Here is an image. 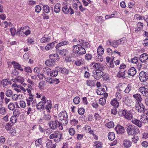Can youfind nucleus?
Returning a JSON list of instances; mask_svg holds the SVG:
<instances>
[{
    "mask_svg": "<svg viewBox=\"0 0 148 148\" xmlns=\"http://www.w3.org/2000/svg\"><path fill=\"white\" fill-rule=\"evenodd\" d=\"M86 53L85 49L80 45H74L73 47L71 56L73 58L79 57L81 55Z\"/></svg>",
    "mask_w": 148,
    "mask_h": 148,
    "instance_id": "f257e3e1",
    "label": "nucleus"
},
{
    "mask_svg": "<svg viewBox=\"0 0 148 148\" xmlns=\"http://www.w3.org/2000/svg\"><path fill=\"white\" fill-rule=\"evenodd\" d=\"M126 127L127 133L129 135H135L140 132L138 128L134 125L128 124Z\"/></svg>",
    "mask_w": 148,
    "mask_h": 148,
    "instance_id": "f03ea898",
    "label": "nucleus"
},
{
    "mask_svg": "<svg viewBox=\"0 0 148 148\" xmlns=\"http://www.w3.org/2000/svg\"><path fill=\"white\" fill-rule=\"evenodd\" d=\"M60 120H61L63 125H66L68 121V115L66 112L63 111L60 112L58 115Z\"/></svg>",
    "mask_w": 148,
    "mask_h": 148,
    "instance_id": "7ed1b4c3",
    "label": "nucleus"
},
{
    "mask_svg": "<svg viewBox=\"0 0 148 148\" xmlns=\"http://www.w3.org/2000/svg\"><path fill=\"white\" fill-rule=\"evenodd\" d=\"M41 101H42L40 102H42V104H43L44 105L45 103H47L45 107V109L47 112H50V110L51 109L52 105L51 100H47L46 101V97L45 96H43L41 99Z\"/></svg>",
    "mask_w": 148,
    "mask_h": 148,
    "instance_id": "20e7f679",
    "label": "nucleus"
},
{
    "mask_svg": "<svg viewBox=\"0 0 148 148\" xmlns=\"http://www.w3.org/2000/svg\"><path fill=\"white\" fill-rule=\"evenodd\" d=\"M62 10L63 12L65 14L70 15L73 14L74 11L70 5H65L62 8Z\"/></svg>",
    "mask_w": 148,
    "mask_h": 148,
    "instance_id": "39448f33",
    "label": "nucleus"
},
{
    "mask_svg": "<svg viewBox=\"0 0 148 148\" xmlns=\"http://www.w3.org/2000/svg\"><path fill=\"white\" fill-rule=\"evenodd\" d=\"M139 90L144 96L148 97L145 99V102L146 105L148 106V89L145 88V87H142L139 88Z\"/></svg>",
    "mask_w": 148,
    "mask_h": 148,
    "instance_id": "423d86ee",
    "label": "nucleus"
},
{
    "mask_svg": "<svg viewBox=\"0 0 148 148\" xmlns=\"http://www.w3.org/2000/svg\"><path fill=\"white\" fill-rule=\"evenodd\" d=\"M135 107L137 110L140 113H144L146 110L144 105L140 102H138V103L136 104Z\"/></svg>",
    "mask_w": 148,
    "mask_h": 148,
    "instance_id": "0eeeda50",
    "label": "nucleus"
},
{
    "mask_svg": "<svg viewBox=\"0 0 148 148\" xmlns=\"http://www.w3.org/2000/svg\"><path fill=\"white\" fill-rule=\"evenodd\" d=\"M122 113L124 116L128 120H130L133 118L132 114L130 111L124 110L122 111Z\"/></svg>",
    "mask_w": 148,
    "mask_h": 148,
    "instance_id": "6e6552de",
    "label": "nucleus"
},
{
    "mask_svg": "<svg viewBox=\"0 0 148 148\" xmlns=\"http://www.w3.org/2000/svg\"><path fill=\"white\" fill-rule=\"evenodd\" d=\"M59 124V122L57 120H56L55 121H51L49 123V127L53 130L56 129Z\"/></svg>",
    "mask_w": 148,
    "mask_h": 148,
    "instance_id": "1a4fd4ad",
    "label": "nucleus"
},
{
    "mask_svg": "<svg viewBox=\"0 0 148 148\" xmlns=\"http://www.w3.org/2000/svg\"><path fill=\"white\" fill-rule=\"evenodd\" d=\"M95 75L92 76L94 77L95 79H98L102 77H103V72L101 71H93L92 72Z\"/></svg>",
    "mask_w": 148,
    "mask_h": 148,
    "instance_id": "9d476101",
    "label": "nucleus"
},
{
    "mask_svg": "<svg viewBox=\"0 0 148 148\" xmlns=\"http://www.w3.org/2000/svg\"><path fill=\"white\" fill-rule=\"evenodd\" d=\"M147 75V73L144 71L141 72L139 75L140 80L142 82L146 81L148 79Z\"/></svg>",
    "mask_w": 148,
    "mask_h": 148,
    "instance_id": "9b49d317",
    "label": "nucleus"
},
{
    "mask_svg": "<svg viewBox=\"0 0 148 148\" xmlns=\"http://www.w3.org/2000/svg\"><path fill=\"white\" fill-rule=\"evenodd\" d=\"M91 65L95 69L98 70V71H102L104 70L105 68L102 64L99 63H92Z\"/></svg>",
    "mask_w": 148,
    "mask_h": 148,
    "instance_id": "f8f14e48",
    "label": "nucleus"
},
{
    "mask_svg": "<svg viewBox=\"0 0 148 148\" xmlns=\"http://www.w3.org/2000/svg\"><path fill=\"white\" fill-rule=\"evenodd\" d=\"M148 59V55L146 53H143L140 55L139 60L142 63H145Z\"/></svg>",
    "mask_w": 148,
    "mask_h": 148,
    "instance_id": "ddd939ff",
    "label": "nucleus"
},
{
    "mask_svg": "<svg viewBox=\"0 0 148 148\" xmlns=\"http://www.w3.org/2000/svg\"><path fill=\"white\" fill-rule=\"evenodd\" d=\"M115 130L118 134H123L125 132L124 127L121 125H118L115 128Z\"/></svg>",
    "mask_w": 148,
    "mask_h": 148,
    "instance_id": "4468645a",
    "label": "nucleus"
},
{
    "mask_svg": "<svg viewBox=\"0 0 148 148\" xmlns=\"http://www.w3.org/2000/svg\"><path fill=\"white\" fill-rule=\"evenodd\" d=\"M59 136H58V134H51L49 136V138L51 139H53L55 142H58L60 141Z\"/></svg>",
    "mask_w": 148,
    "mask_h": 148,
    "instance_id": "2eb2a0df",
    "label": "nucleus"
},
{
    "mask_svg": "<svg viewBox=\"0 0 148 148\" xmlns=\"http://www.w3.org/2000/svg\"><path fill=\"white\" fill-rule=\"evenodd\" d=\"M132 122L139 127H141L142 126V121H141L138 119H133L132 120Z\"/></svg>",
    "mask_w": 148,
    "mask_h": 148,
    "instance_id": "dca6fc26",
    "label": "nucleus"
},
{
    "mask_svg": "<svg viewBox=\"0 0 148 148\" xmlns=\"http://www.w3.org/2000/svg\"><path fill=\"white\" fill-rule=\"evenodd\" d=\"M12 64L13 65V67L15 69H17L20 70L21 71H23V70L21 67V65L18 63H17L15 61H13L11 62Z\"/></svg>",
    "mask_w": 148,
    "mask_h": 148,
    "instance_id": "f3484780",
    "label": "nucleus"
},
{
    "mask_svg": "<svg viewBox=\"0 0 148 148\" xmlns=\"http://www.w3.org/2000/svg\"><path fill=\"white\" fill-rule=\"evenodd\" d=\"M110 104L114 107L118 108L119 106V103L116 99H112L110 102Z\"/></svg>",
    "mask_w": 148,
    "mask_h": 148,
    "instance_id": "a211bd4d",
    "label": "nucleus"
},
{
    "mask_svg": "<svg viewBox=\"0 0 148 148\" xmlns=\"http://www.w3.org/2000/svg\"><path fill=\"white\" fill-rule=\"evenodd\" d=\"M12 81L15 83L16 82H19L21 84H23V83L24 81V79L23 78L17 76L14 79H12Z\"/></svg>",
    "mask_w": 148,
    "mask_h": 148,
    "instance_id": "6ab92c4d",
    "label": "nucleus"
},
{
    "mask_svg": "<svg viewBox=\"0 0 148 148\" xmlns=\"http://www.w3.org/2000/svg\"><path fill=\"white\" fill-rule=\"evenodd\" d=\"M29 27L28 26H25L22 28V33H23L25 34V35L27 36L29 34H30L31 33V31L29 30L28 28Z\"/></svg>",
    "mask_w": 148,
    "mask_h": 148,
    "instance_id": "aec40b11",
    "label": "nucleus"
},
{
    "mask_svg": "<svg viewBox=\"0 0 148 148\" xmlns=\"http://www.w3.org/2000/svg\"><path fill=\"white\" fill-rule=\"evenodd\" d=\"M49 58L55 63L58 59H59V56L57 54H53L49 56Z\"/></svg>",
    "mask_w": 148,
    "mask_h": 148,
    "instance_id": "412c9836",
    "label": "nucleus"
},
{
    "mask_svg": "<svg viewBox=\"0 0 148 148\" xmlns=\"http://www.w3.org/2000/svg\"><path fill=\"white\" fill-rule=\"evenodd\" d=\"M136 72V71L135 68L134 67H132L128 70L127 73L129 75L132 76H134Z\"/></svg>",
    "mask_w": 148,
    "mask_h": 148,
    "instance_id": "4be33fe9",
    "label": "nucleus"
},
{
    "mask_svg": "<svg viewBox=\"0 0 148 148\" xmlns=\"http://www.w3.org/2000/svg\"><path fill=\"white\" fill-rule=\"evenodd\" d=\"M132 143L129 140L125 139L123 143V145L126 148L130 147Z\"/></svg>",
    "mask_w": 148,
    "mask_h": 148,
    "instance_id": "5701e85b",
    "label": "nucleus"
},
{
    "mask_svg": "<svg viewBox=\"0 0 148 148\" xmlns=\"http://www.w3.org/2000/svg\"><path fill=\"white\" fill-rule=\"evenodd\" d=\"M61 5L60 3H57L54 6V11L56 13H59L60 10Z\"/></svg>",
    "mask_w": 148,
    "mask_h": 148,
    "instance_id": "b1692460",
    "label": "nucleus"
},
{
    "mask_svg": "<svg viewBox=\"0 0 148 148\" xmlns=\"http://www.w3.org/2000/svg\"><path fill=\"white\" fill-rule=\"evenodd\" d=\"M125 71L122 70L119 71L117 74V76L119 78H125Z\"/></svg>",
    "mask_w": 148,
    "mask_h": 148,
    "instance_id": "393cba45",
    "label": "nucleus"
},
{
    "mask_svg": "<svg viewBox=\"0 0 148 148\" xmlns=\"http://www.w3.org/2000/svg\"><path fill=\"white\" fill-rule=\"evenodd\" d=\"M14 115L18 117L19 116L21 113V110L20 108H16L13 111Z\"/></svg>",
    "mask_w": 148,
    "mask_h": 148,
    "instance_id": "a878e982",
    "label": "nucleus"
},
{
    "mask_svg": "<svg viewBox=\"0 0 148 148\" xmlns=\"http://www.w3.org/2000/svg\"><path fill=\"white\" fill-rule=\"evenodd\" d=\"M45 63L47 66L50 67L54 65L55 63L49 58L45 62Z\"/></svg>",
    "mask_w": 148,
    "mask_h": 148,
    "instance_id": "bb28decb",
    "label": "nucleus"
},
{
    "mask_svg": "<svg viewBox=\"0 0 148 148\" xmlns=\"http://www.w3.org/2000/svg\"><path fill=\"white\" fill-rule=\"evenodd\" d=\"M56 51L57 52H59V54L62 56H66V53L68 52V51L66 49H64L61 50H57Z\"/></svg>",
    "mask_w": 148,
    "mask_h": 148,
    "instance_id": "cd10ccee",
    "label": "nucleus"
},
{
    "mask_svg": "<svg viewBox=\"0 0 148 148\" xmlns=\"http://www.w3.org/2000/svg\"><path fill=\"white\" fill-rule=\"evenodd\" d=\"M36 107L38 110H43L45 108V105L40 102L36 105Z\"/></svg>",
    "mask_w": 148,
    "mask_h": 148,
    "instance_id": "c85d7f7f",
    "label": "nucleus"
},
{
    "mask_svg": "<svg viewBox=\"0 0 148 148\" xmlns=\"http://www.w3.org/2000/svg\"><path fill=\"white\" fill-rule=\"evenodd\" d=\"M52 10V11L53 10V8L52 7L50 8L47 5H44L43 7V10L46 13H48L50 12V9Z\"/></svg>",
    "mask_w": 148,
    "mask_h": 148,
    "instance_id": "c756f323",
    "label": "nucleus"
},
{
    "mask_svg": "<svg viewBox=\"0 0 148 148\" xmlns=\"http://www.w3.org/2000/svg\"><path fill=\"white\" fill-rule=\"evenodd\" d=\"M97 53L98 55L101 56L104 53V49L101 46H99L97 49Z\"/></svg>",
    "mask_w": 148,
    "mask_h": 148,
    "instance_id": "7c9ffc66",
    "label": "nucleus"
},
{
    "mask_svg": "<svg viewBox=\"0 0 148 148\" xmlns=\"http://www.w3.org/2000/svg\"><path fill=\"white\" fill-rule=\"evenodd\" d=\"M116 88L118 91L121 92L124 90L125 87L122 84H119L117 86Z\"/></svg>",
    "mask_w": 148,
    "mask_h": 148,
    "instance_id": "2f4dec72",
    "label": "nucleus"
},
{
    "mask_svg": "<svg viewBox=\"0 0 148 148\" xmlns=\"http://www.w3.org/2000/svg\"><path fill=\"white\" fill-rule=\"evenodd\" d=\"M133 97L135 98L138 102H140L142 100V98L140 95L139 94H136L133 95Z\"/></svg>",
    "mask_w": 148,
    "mask_h": 148,
    "instance_id": "473e14b6",
    "label": "nucleus"
},
{
    "mask_svg": "<svg viewBox=\"0 0 148 148\" xmlns=\"http://www.w3.org/2000/svg\"><path fill=\"white\" fill-rule=\"evenodd\" d=\"M55 43L53 42L47 44L45 47V49L47 50H49L53 48L55 46Z\"/></svg>",
    "mask_w": 148,
    "mask_h": 148,
    "instance_id": "72a5a7b5",
    "label": "nucleus"
},
{
    "mask_svg": "<svg viewBox=\"0 0 148 148\" xmlns=\"http://www.w3.org/2000/svg\"><path fill=\"white\" fill-rule=\"evenodd\" d=\"M50 40V38L48 36H44L41 39V42L42 43H45L48 42Z\"/></svg>",
    "mask_w": 148,
    "mask_h": 148,
    "instance_id": "f704fd0d",
    "label": "nucleus"
},
{
    "mask_svg": "<svg viewBox=\"0 0 148 148\" xmlns=\"http://www.w3.org/2000/svg\"><path fill=\"white\" fill-rule=\"evenodd\" d=\"M84 63V60L82 58L76 61L75 62V65L77 66H80Z\"/></svg>",
    "mask_w": 148,
    "mask_h": 148,
    "instance_id": "c9c22d12",
    "label": "nucleus"
},
{
    "mask_svg": "<svg viewBox=\"0 0 148 148\" xmlns=\"http://www.w3.org/2000/svg\"><path fill=\"white\" fill-rule=\"evenodd\" d=\"M119 40H117L112 42H109L110 45H112L113 47L116 48L117 47L118 45L119 44Z\"/></svg>",
    "mask_w": 148,
    "mask_h": 148,
    "instance_id": "e433bc0d",
    "label": "nucleus"
},
{
    "mask_svg": "<svg viewBox=\"0 0 148 148\" xmlns=\"http://www.w3.org/2000/svg\"><path fill=\"white\" fill-rule=\"evenodd\" d=\"M108 137L110 140H113L115 138L114 134L113 132H110L108 134Z\"/></svg>",
    "mask_w": 148,
    "mask_h": 148,
    "instance_id": "4c0bfd02",
    "label": "nucleus"
},
{
    "mask_svg": "<svg viewBox=\"0 0 148 148\" xmlns=\"http://www.w3.org/2000/svg\"><path fill=\"white\" fill-rule=\"evenodd\" d=\"M1 83L2 84L4 87L7 88L8 87V81L7 79H3L1 81Z\"/></svg>",
    "mask_w": 148,
    "mask_h": 148,
    "instance_id": "58836bf2",
    "label": "nucleus"
},
{
    "mask_svg": "<svg viewBox=\"0 0 148 148\" xmlns=\"http://www.w3.org/2000/svg\"><path fill=\"white\" fill-rule=\"evenodd\" d=\"M7 113V109L5 108L2 107L0 108V114L1 115H4Z\"/></svg>",
    "mask_w": 148,
    "mask_h": 148,
    "instance_id": "ea45409f",
    "label": "nucleus"
},
{
    "mask_svg": "<svg viewBox=\"0 0 148 148\" xmlns=\"http://www.w3.org/2000/svg\"><path fill=\"white\" fill-rule=\"evenodd\" d=\"M34 99V97H29L28 99H26L27 104L28 106H29L31 104V102Z\"/></svg>",
    "mask_w": 148,
    "mask_h": 148,
    "instance_id": "a19ab883",
    "label": "nucleus"
},
{
    "mask_svg": "<svg viewBox=\"0 0 148 148\" xmlns=\"http://www.w3.org/2000/svg\"><path fill=\"white\" fill-rule=\"evenodd\" d=\"M43 72L47 75H49L50 73L51 69L48 67H45L43 69Z\"/></svg>",
    "mask_w": 148,
    "mask_h": 148,
    "instance_id": "79ce46f5",
    "label": "nucleus"
},
{
    "mask_svg": "<svg viewBox=\"0 0 148 148\" xmlns=\"http://www.w3.org/2000/svg\"><path fill=\"white\" fill-rule=\"evenodd\" d=\"M86 84L88 86L92 87L95 86V84L93 81L87 80L86 81Z\"/></svg>",
    "mask_w": 148,
    "mask_h": 148,
    "instance_id": "37998d69",
    "label": "nucleus"
},
{
    "mask_svg": "<svg viewBox=\"0 0 148 148\" xmlns=\"http://www.w3.org/2000/svg\"><path fill=\"white\" fill-rule=\"evenodd\" d=\"M51 116L50 114H45L43 116V118L45 120L48 121L50 120L51 119Z\"/></svg>",
    "mask_w": 148,
    "mask_h": 148,
    "instance_id": "c03bdc74",
    "label": "nucleus"
},
{
    "mask_svg": "<svg viewBox=\"0 0 148 148\" xmlns=\"http://www.w3.org/2000/svg\"><path fill=\"white\" fill-rule=\"evenodd\" d=\"M76 1H77V3H79V10L82 12H83L85 10L86 8H84L83 7L81 3L78 0H77Z\"/></svg>",
    "mask_w": 148,
    "mask_h": 148,
    "instance_id": "a18cd8bd",
    "label": "nucleus"
},
{
    "mask_svg": "<svg viewBox=\"0 0 148 148\" xmlns=\"http://www.w3.org/2000/svg\"><path fill=\"white\" fill-rule=\"evenodd\" d=\"M103 18L101 16H97L95 18V20L98 23H101L103 21Z\"/></svg>",
    "mask_w": 148,
    "mask_h": 148,
    "instance_id": "49530a36",
    "label": "nucleus"
},
{
    "mask_svg": "<svg viewBox=\"0 0 148 148\" xmlns=\"http://www.w3.org/2000/svg\"><path fill=\"white\" fill-rule=\"evenodd\" d=\"M42 142V138H40L35 141V144L36 147H39L41 145Z\"/></svg>",
    "mask_w": 148,
    "mask_h": 148,
    "instance_id": "de8ad7c7",
    "label": "nucleus"
},
{
    "mask_svg": "<svg viewBox=\"0 0 148 148\" xmlns=\"http://www.w3.org/2000/svg\"><path fill=\"white\" fill-rule=\"evenodd\" d=\"M17 116L14 115L13 116H12L10 118V121L12 123H14L16 122L17 120Z\"/></svg>",
    "mask_w": 148,
    "mask_h": 148,
    "instance_id": "09e8293b",
    "label": "nucleus"
},
{
    "mask_svg": "<svg viewBox=\"0 0 148 148\" xmlns=\"http://www.w3.org/2000/svg\"><path fill=\"white\" fill-rule=\"evenodd\" d=\"M80 99L79 97H75L73 100V102L76 104H78L80 102Z\"/></svg>",
    "mask_w": 148,
    "mask_h": 148,
    "instance_id": "8fccbe9b",
    "label": "nucleus"
},
{
    "mask_svg": "<svg viewBox=\"0 0 148 148\" xmlns=\"http://www.w3.org/2000/svg\"><path fill=\"white\" fill-rule=\"evenodd\" d=\"M99 103L101 105L103 106L106 103V100L105 98H101L99 100Z\"/></svg>",
    "mask_w": 148,
    "mask_h": 148,
    "instance_id": "3c124183",
    "label": "nucleus"
},
{
    "mask_svg": "<svg viewBox=\"0 0 148 148\" xmlns=\"http://www.w3.org/2000/svg\"><path fill=\"white\" fill-rule=\"evenodd\" d=\"M8 109L11 110H13L15 108L14 104L13 103H11L8 105Z\"/></svg>",
    "mask_w": 148,
    "mask_h": 148,
    "instance_id": "603ef678",
    "label": "nucleus"
},
{
    "mask_svg": "<svg viewBox=\"0 0 148 148\" xmlns=\"http://www.w3.org/2000/svg\"><path fill=\"white\" fill-rule=\"evenodd\" d=\"M132 88V86L130 84H128L127 87L124 90L125 92L126 93H128L130 91Z\"/></svg>",
    "mask_w": 148,
    "mask_h": 148,
    "instance_id": "864d4df0",
    "label": "nucleus"
},
{
    "mask_svg": "<svg viewBox=\"0 0 148 148\" xmlns=\"http://www.w3.org/2000/svg\"><path fill=\"white\" fill-rule=\"evenodd\" d=\"M78 123V121L75 119H73L71 121V124L72 126H75Z\"/></svg>",
    "mask_w": 148,
    "mask_h": 148,
    "instance_id": "5fc2aeb1",
    "label": "nucleus"
},
{
    "mask_svg": "<svg viewBox=\"0 0 148 148\" xmlns=\"http://www.w3.org/2000/svg\"><path fill=\"white\" fill-rule=\"evenodd\" d=\"M12 92L11 90H8L5 92V95L8 97H10L12 95Z\"/></svg>",
    "mask_w": 148,
    "mask_h": 148,
    "instance_id": "6e6d98bb",
    "label": "nucleus"
},
{
    "mask_svg": "<svg viewBox=\"0 0 148 148\" xmlns=\"http://www.w3.org/2000/svg\"><path fill=\"white\" fill-rule=\"evenodd\" d=\"M106 126L109 128H112L114 127V125L113 121H110L106 124Z\"/></svg>",
    "mask_w": 148,
    "mask_h": 148,
    "instance_id": "4d7b16f0",
    "label": "nucleus"
},
{
    "mask_svg": "<svg viewBox=\"0 0 148 148\" xmlns=\"http://www.w3.org/2000/svg\"><path fill=\"white\" fill-rule=\"evenodd\" d=\"M35 11L38 13L40 12L41 10V7L39 5H36L35 7Z\"/></svg>",
    "mask_w": 148,
    "mask_h": 148,
    "instance_id": "13d9d810",
    "label": "nucleus"
},
{
    "mask_svg": "<svg viewBox=\"0 0 148 148\" xmlns=\"http://www.w3.org/2000/svg\"><path fill=\"white\" fill-rule=\"evenodd\" d=\"M78 112L79 114L82 115L84 113L85 110L83 108H80L78 109Z\"/></svg>",
    "mask_w": 148,
    "mask_h": 148,
    "instance_id": "bf43d9fd",
    "label": "nucleus"
},
{
    "mask_svg": "<svg viewBox=\"0 0 148 148\" xmlns=\"http://www.w3.org/2000/svg\"><path fill=\"white\" fill-rule=\"evenodd\" d=\"M58 74L57 72L55 70L52 71L50 73V76L53 77H56Z\"/></svg>",
    "mask_w": 148,
    "mask_h": 148,
    "instance_id": "052dcab7",
    "label": "nucleus"
},
{
    "mask_svg": "<svg viewBox=\"0 0 148 148\" xmlns=\"http://www.w3.org/2000/svg\"><path fill=\"white\" fill-rule=\"evenodd\" d=\"M85 59L87 60H91L92 58V55L89 54H86L85 56Z\"/></svg>",
    "mask_w": 148,
    "mask_h": 148,
    "instance_id": "680f3d73",
    "label": "nucleus"
},
{
    "mask_svg": "<svg viewBox=\"0 0 148 148\" xmlns=\"http://www.w3.org/2000/svg\"><path fill=\"white\" fill-rule=\"evenodd\" d=\"M12 125L10 123H7V124L5 125V128L6 130L8 131L11 130Z\"/></svg>",
    "mask_w": 148,
    "mask_h": 148,
    "instance_id": "e2e57ef3",
    "label": "nucleus"
},
{
    "mask_svg": "<svg viewBox=\"0 0 148 148\" xmlns=\"http://www.w3.org/2000/svg\"><path fill=\"white\" fill-rule=\"evenodd\" d=\"M24 69L25 72L28 73H31L32 72V70L30 67H25Z\"/></svg>",
    "mask_w": 148,
    "mask_h": 148,
    "instance_id": "0e129e2a",
    "label": "nucleus"
},
{
    "mask_svg": "<svg viewBox=\"0 0 148 148\" xmlns=\"http://www.w3.org/2000/svg\"><path fill=\"white\" fill-rule=\"evenodd\" d=\"M115 96L116 98L115 99H116L119 101L121 98L122 97L121 95L119 92H117L116 93Z\"/></svg>",
    "mask_w": 148,
    "mask_h": 148,
    "instance_id": "69168bd1",
    "label": "nucleus"
},
{
    "mask_svg": "<svg viewBox=\"0 0 148 148\" xmlns=\"http://www.w3.org/2000/svg\"><path fill=\"white\" fill-rule=\"evenodd\" d=\"M69 134L72 136L74 135L75 133V129L72 128H70L69 130Z\"/></svg>",
    "mask_w": 148,
    "mask_h": 148,
    "instance_id": "338daca9",
    "label": "nucleus"
},
{
    "mask_svg": "<svg viewBox=\"0 0 148 148\" xmlns=\"http://www.w3.org/2000/svg\"><path fill=\"white\" fill-rule=\"evenodd\" d=\"M61 73H62L63 74H68L69 73V71L68 70H67L66 69L63 68H62V69L60 71Z\"/></svg>",
    "mask_w": 148,
    "mask_h": 148,
    "instance_id": "774afa93",
    "label": "nucleus"
}]
</instances>
